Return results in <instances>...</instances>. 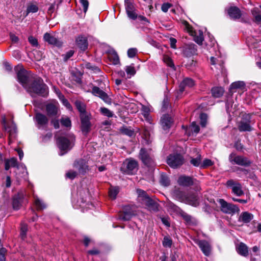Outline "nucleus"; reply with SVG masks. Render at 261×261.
<instances>
[{
	"label": "nucleus",
	"instance_id": "f257e3e1",
	"mask_svg": "<svg viewBox=\"0 0 261 261\" xmlns=\"http://www.w3.org/2000/svg\"><path fill=\"white\" fill-rule=\"evenodd\" d=\"M14 70L17 73L18 81L23 87L32 95L34 94L44 96L48 93L47 86L43 83V80L37 77H30L27 71L21 64L15 67Z\"/></svg>",
	"mask_w": 261,
	"mask_h": 261
},
{
	"label": "nucleus",
	"instance_id": "2eb2a0df",
	"mask_svg": "<svg viewBox=\"0 0 261 261\" xmlns=\"http://www.w3.org/2000/svg\"><path fill=\"white\" fill-rule=\"evenodd\" d=\"M182 52L186 57H191L196 54V46L193 44H186L182 47Z\"/></svg>",
	"mask_w": 261,
	"mask_h": 261
},
{
	"label": "nucleus",
	"instance_id": "473e14b6",
	"mask_svg": "<svg viewBox=\"0 0 261 261\" xmlns=\"http://www.w3.org/2000/svg\"><path fill=\"white\" fill-rule=\"evenodd\" d=\"M108 59L114 65H117L119 63V57L114 50L111 51L108 54Z\"/></svg>",
	"mask_w": 261,
	"mask_h": 261
},
{
	"label": "nucleus",
	"instance_id": "4d7b16f0",
	"mask_svg": "<svg viewBox=\"0 0 261 261\" xmlns=\"http://www.w3.org/2000/svg\"><path fill=\"white\" fill-rule=\"evenodd\" d=\"M77 175V172L72 170L68 171L66 174V177L71 179L74 178Z\"/></svg>",
	"mask_w": 261,
	"mask_h": 261
},
{
	"label": "nucleus",
	"instance_id": "4c0bfd02",
	"mask_svg": "<svg viewBox=\"0 0 261 261\" xmlns=\"http://www.w3.org/2000/svg\"><path fill=\"white\" fill-rule=\"evenodd\" d=\"M142 113L145 119L149 123H151V117L149 115L150 109L148 107L143 106L142 107Z\"/></svg>",
	"mask_w": 261,
	"mask_h": 261
},
{
	"label": "nucleus",
	"instance_id": "20e7f679",
	"mask_svg": "<svg viewBox=\"0 0 261 261\" xmlns=\"http://www.w3.org/2000/svg\"><path fill=\"white\" fill-rule=\"evenodd\" d=\"M183 24L185 29L189 34L194 37V40L199 45H201L204 40L203 32L201 30L196 32L193 30L192 27L187 22L184 21Z\"/></svg>",
	"mask_w": 261,
	"mask_h": 261
},
{
	"label": "nucleus",
	"instance_id": "69168bd1",
	"mask_svg": "<svg viewBox=\"0 0 261 261\" xmlns=\"http://www.w3.org/2000/svg\"><path fill=\"white\" fill-rule=\"evenodd\" d=\"M176 40L174 38H170V46L172 48H176Z\"/></svg>",
	"mask_w": 261,
	"mask_h": 261
},
{
	"label": "nucleus",
	"instance_id": "ddd939ff",
	"mask_svg": "<svg viewBox=\"0 0 261 261\" xmlns=\"http://www.w3.org/2000/svg\"><path fill=\"white\" fill-rule=\"evenodd\" d=\"M135 215V213L132 210L130 206H125L123 208V212L119 214V219L123 221H128Z\"/></svg>",
	"mask_w": 261,
	"mask_h": 261
},
{
	"label": "nucleus",
	"instance_id": "a878e982",
	"mask_svg": "<svg viewBox=\"0 0 261 261\" xmlns=\"http://www.w3.org/2000/svg\"><path fill=\"white\" fill-rule=\"evenodd\" d=\"M229 16L233 19H239L241 16L240 9L236 7H231L228 10Z\"/></svg>",
	"mask_w": 261,
	"mask_h": 261
},
{
	"label": "nucleus",
	"instance_id": "f704fd0d",
	"mask_svg": "<svg viewBox=\"0 0 261 261\" xmlns=\"http://www.w3.org/2000/svg\"><path fill=\"white\" fill-rule=\"evenodd\" d=\"M224 90L222 87H214L212 89V93L214 97L219 98L222 96L224 93Z\"/></svg>",
	"mask_w": 261,
	"mask_h": 261
},
{
	"label": "nucleus",
	"instance_id": "603ef678",
	"mask_svg": "<svg viewBox=\"0 0 261 261\" xmlns=\"http://www.w3.org/2000/svg\"><path fill=\"white\" fill-rule=\"evenodd\" d=\"M121 132L128 136L132 137L134 135V132L127 127H122L121 129Z\"/></svg>",
	"mask_w": 261,
	"mask_h": 261
},
{
	"label": "nucleus",
	"instance_id": "9b49d317",
	"mask_svg": "<svg viewBox=\"0 0 261 261\" xmlns=\"http://www.w3.org/2000/svg\"><path fill=\"white\" fill-rule=\"evenodd\" d=\"M160 123L165 131H168L173 124V119L169 115L165 114L161 117Z\"/></svg>",
	"mask_w": 261,
	"mask_h": 261
},
{
	"label": "nucleus",
	"instance_id": "a19ab883",
	"mask_svg": "<svg viewBox=\"0 0 261 261\" xmlns=\"http://www.w3.org/2000/svg\"><path fill=\"white\" fill-rule=\"evenodd\" d=\"M232 192L237 196H240L244 194L242 190V186L239 183L236 184L234 187H232Z\"/></svg>",
	"mask_w": 261,
	"mask_h": 261
},
{
	"label": "nucleus",
	"instance_id": "9d476101",
	"mask_svg": "<svg viewBox=\"0 0 261 261\" xmlns=\"http://www.w3.org/2000/svg\"><path fill=\"white\" fill-rule=\"evenodd\" d=\"M125 6L127 16L131 19L135 20L138 15L134 4L129 0H125Z\"/></svg>",
	"mask_w": 261,
	"mask_h": 261
},
{
	"label": "nucleus",
	"instance_id": "cd10ccee",
	"mask_svg": "<svg viewBox=\"0 0 261 261\" xmlns=\"http://www.w3.org/2000/svg\"><path fill=\"white\" fill-rule=\"evenodd\" d=\"M22 197L23 194L20 193H18L13 197L12 205L14 209L18 210L20 208Z\"/></svg>",
	"mask_w": 261,
	"mask_h": 261
},
{
	"label": "nucleus",
	"instance_id": "c756f323",
	"mask_svg": "<svg viewBox=\"0 0 261 261\" xmlns=\"http://www.w3.org/2000/svg\"><path fill=\"white\" fill-rule=\"evenodd\" d=\"M172 194L176 199L182 202L185 200L186 197L187 195V194H186L184 192L179 190V189H175L173 192Z\"/></svg>",
	"mask_w": 261,
	"mask_h": 261
},
{
	"label": "nucleus",
	"instance_id": "8fccbe9b",
	"mask_svg": "<svg viewBox=\"0 0 261 261\" xmlns=\"http://www.w3.org/2000/svg\"><path fill=\"white\" fill-rule=\"evenodd\" d=\"M38 10V7L34 4L30 5L28 7L27 10V15L30 13H36Z\"/></svg>",
	"mask_w": 261,
	"mask_h": 261
},
{
	"label": "nucleus",
	"instance_id": "13d9d810",
	"mask_svg": "<svg viewBox=\"0 0 261 261\" xmlns=\"http://www.w3.org/2000/svg\"><path fill=\"white\" fill-rule=\"evenodd\" d=\"M164 61L168 66H169L170 67H174V65L172 60L169 57H168V56L164 57Z\"/></svg>",
	"mask_w": 261,
	"mask_h": 261
},
{
	"label": "nucleus",
	"instance_id": "1a4fd4ad",
	"mask_svg": "<svg viewBox=\"0 0 261 261\" xmlns=\"http://www.w3.org/2000/svg\"><path fill=\"white\" fill-rule=\"evenodd\" d=\"M125 172L128 174H135L138 170V163L133 159H128L124 163Z\"/></svg>",
	"mask_w": 261,
	"mask_h": 261
},
{
	"label": "nucleus",
	"instance_id": "f03ea898",
	"mask_svg": "<svg viewBox=\"0 0 261 261\" xmlns=\"http://www.w3.org/2000/svg\"><path fill=\"white\" fill-rule=\"evenodd\" d=\"M138 200L142 204L145 205L150 211H156L158 210V204L151 199L146 192L141 189L137 190Z\"/></svg>",
	"mask_w": 261,
	"mask_h": 261
},
{
	"label": "nucleus",
	"instance_id": "412c9836",
	"mask_svg": "<svg viewBox=\"0 0 261 261\" xmlns=\"http://www.w3.org/2000/svg\"><path fill=\"white\" fill-rule=\"evenodd\" d=\"M210 62L212 65L220 71L223 69L224 62L219 58H215L214 57H211Z\"/></svg>",
	"mask_w": 261,
	"mask_h": 261
},
{
	"label": "nucleus",
	"instance_id": "72a5a7b5",
	"mask_svg": "<svg viewBox=\"0 0 261 261\" xmlns=\"http://www.w3.org/2000/svg\"><path fill=\"white\" fill-rule=\"evenodd\" d=\"M238 252L242 256H246L248 255L247 246L244 243H241L237 247Z\"/></svg>",
	"mask_w": 261,
	"mask_h": 261
},
{
	"label": "nucleus",
	"instance_id": "052dcab7",
	"mask_svg": "<svg viewBox=\"0 0 261 261\" xmlns=\"http://www.w3.org/2000/svg\"><path fill=\"white\" fill-rule=\"evenodd\" d=\"M137 52V50L136 48H129L127 51V55L129 58H134Z\"/></svg>",
	"mask_w": 261,
	"mask_h": 261
},
{
	"label": "nucleus",
	"instance_id": "0eeeda50",
	"mask_svg": "<svg viewBox=\"0 0 261 261\" xmlns=\"http://www.w3.org/2000/svg\"><path fill=\"white\" fill-rule=\"evenodd\" d=\"M251 115L245 114L238 125V128L241 132L251 131Z\"/></svg>",
	"mask_w": 261,
	"mask_h": 261
},
{
	"label": "nucleus",
	"instance_id": "39448f33",
	"mask_svg": "<svg viewBox=\"0 0 261 261\" xmlns=\"http://www.w3.org/2000/svg\"><path fill=\"white\" fill-rule=\"evenodd\" d=\"M218 201L220 205L221 210L224 213L233 214L240 211L239 208L237 205L228 203L223 199H219Z\"/></svg>",
	"mask_w": 261,
	"mask_h": 261
},
{
	"label": "nucleus",
	"instance_id": "bb28decb",
	"mask_svg": "<svg viewBox=\"0 0 261 261\" xmlns=\"http://www.w3.org/2000/svg\"><path fill=\"white\" fill-rule=\"evenodd\" d=\"M76 42L77 46L82 50H85L88 47L87 40L86 37L84 36H79L76 39Z\"/></svg>",
	"mask_w": 261,
	"mask_h": 261
},
{
	"label": "nucleus",
	"instance_id": "338daca9",
	"mask_svg": "<svg viewBox=\"0 0 261 261\" xmlns=\"http://www.w3.org/2000/svg\"><path fill=\"white\" fill-rule=\"evenodd\" d=\"M238 184V182H236L233 180L230 179L228 180L226 182V185L228 187H234L236 184Z\"/></svg>",
	"mask_w": 261,
	"mask_h": 261
},
{
	"label": "nucleus",
	"instance_id": "5701e85b",
	"mask_svg": "<svg viewBox=\"0 0 261 261\" xmlns=\"http://www.w3.org/2000/svg\"><path fill=\"white\" fill-rule=\"evenodd\" d=\"M74 167L79 171L80 173H84L88 169V165L83 160H80L74 163Z\"/></svg>",
	"mask_w": 261,
	"mask_h": 261
},
{
	"label": "nucleus",
	"instance_id": "dca6fc26",
	"mask_svg": "<svg viewBox=\"0 0 261 261\" xmlns=\"http://www.w3.org/2000/svg\"><path fill=\"white\" fill-rule=\"evenodd\" d=\"M184 203L196 207L199 205V202L197 195L195 193H190L187 194Z\"/></svg>",
	"mask_w": 261,
	"mask_h": 261
},
{
	"label": "nucleus",
	"instance_id": "e433bc0d",
	"mask_svg": "<svg viewBox=\"0 0 261 261\" xmlns=\"http://www.w3.org/2000/svg\"><path fill=\"white\" fill-rule=\"evenodd\" d=\"M190 129L192 133L197 134L200 130L199 127L196 124L195 122H193L189 128H187L185 130V133L188 136L191 135V133L189 132L188 130Z\"/></svg>",
	"mask_w": 261,
	"mask_h": 261
},
{
	"label": "nucleus",
	"instance_id": "680f3d73",
	"mask_svg": "<svg viewBox=\"0 0 261 261\" xmlns=\"http://www.w3.org/2000/svg\"><path fill=\"white\" fill-rule=\"evenodd\" d=\"M74 54V51L72 50H69V51L67 52L65 54H64L62 55L63 57V59L64 61H67L68 60L70 57H71Z\"/></svg>",
	"mask_w": 261,
	"mask_h": 261
},
{
	"label": "nucleus",
	"instance_id": "37998d69",
	"mask_svg": "<svg viewBox=\"0 0 261 261\" xmlns=\"http://www.w3.org/2000/svg\"><path fill=\"white\" fill-rule=\"evenodd\" d=\"M160 182L164 186H168L170 185V180L165 174L162 173L161 175Z\"/></svg>",
	"mask_w": 261,
	"mask_h": 261
},
{
	"label": "nucleus",
	"instance_id": "49530a36",
	"mask_svg": "<svg viewBox=\"0 0 261 261\" xmlns=\"http://www.w3.org/2000/svg\"><path fill=\"white\" fill-rule=\"evenodd\" d=\"M162 243L164 247L170 248L172 244V241L170 237H165L164 238Z\"/></svg>",
	"mask_w": 261,
	"mask_h": 261
},
{
	"label": "nucleus",
	"instance_id": "bf43d9fd",
	"mask_svg": "<svg viewBox=\"0 0 261 261\" xmlns=\"http://www.w3.org/2000/svg\"><path fill=\"white\" fill-rule=\"evenodd\" d=\"M80 3L82 4L83 7V10L84 13H86L88 6H89V3L87 0H79Z\"/></svg>",
	"mask_w": 261,
	"mask_h": 261
},
{
	"label": "nucleus",
	"instance_id": "6ab92c4d",
	"mask_svg": "<svg viewBox=\"0 0 261 261\" xmlns=\"http://www.w3.org/2000/svg\"><path fill=\"white\" fill-rule=\"evenodd\" d=\"M43 38L44 40L50 44L56 46L57 47H60L62 45V42L61 41L48 33H46L44 35Z\"/></svg>",
	"mask_w": 261,
	"mask_h": 261
},
{
	"label": "nucleus",
	"instance_id": "3c124183",
	"mask_svg": "<svg viewBox=\"0 0 261 261\" xmlns=\"http://www.w3.org/2000/svg\"><path fill=\"white\" fill-rule=\"evenodd\" d=\"M200 124L202 127H205L206 125L207 116L205 113H202L200 115Z\"/></svg>",
	"mask_w": 261,
	"mask_h": 261
},
{
	"label": "nucleus",
	"instance_id": "7ed1b4c3",
	"mask_svg": "<svg viewBox=\"0 0 261 261\" xmlns=\"http://www.w3.org/2000/svg\"><path fill=\"white\" fill-rule=\"evenodd\" d=\"M74 141V138L72 135L61 137L59 138L58 140L59 147L61 151H65L66 152L72 148Z\"/></svg>",
	"mask_w": 261,
	"mask_h": 261
},
{
	"label": "nucleus",
	"instance_id": "4468645a",
	"mask_svg": "<svg viewBox=\"0 0 261 261\" xmlns=\"http://www.w3.org/2000/svg\"><path fill=\"white\" fill-rule=\"evenodd\" d=\"M140 158L143 163L147 166L152 165V160L150 153L144 148H142L140 151Z\"/></svg>",
	"mask_w": 261,
	"mask_h": 261
},
{
	"label": "nucleus",
	"instance_id": "c9c22d12",
	"mask_svg": "<svg viewBox=\"0 0 261 261\" xmlns=\"http://www.w3.org/2000/svg\"><path fill=\"white\" fill-rule=\"evenodd\" d=\"M254 21L257 24H261V12L258 8H255L252 10Z\"/></svg>",
	"mask_w": 261,
	"mask_h": 261
},
{
	"label": "nucleus",
	"instance_id": "a211bd4d",
	"mask_svg": "<svg viewBox=\"0 0 261 261\" xmlns=\"http://www.w3.org/2000/svg\"><path fill=\"white\" fill-rule=\"evenodd\" d=\"M81 120L82 130L83 132L87 133L90 127V122L88 116L86 114L80 115Z\"/></svg>",
	"mask_w": 261,
	"mask_h": 261
},
{
	"label": "nucleus",
	"instance_id": "2f4dec72",
	"mask_svg": "<svg viewBox=\"0 0 261 261\" xmlns=\"http://www.w3.org/2000/svg\"><path fill=\"white\" fill-rule=\"evenodd\" d=\"M5 163V169L6 170H8L10 167H18L17 159L15 158L6 160Z\"/></svg>",
	"mask_w": 261,
	"mask_h": 261
},
{
	"label": "nucleus",
	"instance_id": "864d4df0",
	"mask_svg": "<svg viewBox=\"0 0 261 261\" xmlns=\"http://www.w3.org/2000/svg\"><path fill=\"white\" fill-rule=\"evenodd\" d=\"M213 163L211 160L206 159L204 160L203 162L201 164L200 167L205 168H206L207 167L213 165Z\"/></svg>",
	"mask_w": 261,
	"mask_h": 261
},
{
	"label": "nucleus",
	"instance_id": "393cba45",
	"mask_svg": "<svg viewBox=\"0 0 261 261\" xmlns=\"http://www.w3.org/2000/svg\"><path fill=\"white\" fill-rule=\"evenodd\" d=\"M194 81L190 79V78H186L185 79L180 83L179 85V91L180 92H182L185 88L187 87H192L194 85Z\"/></svg>",
	"mask_w": 261,
	"mask_h": 261
},
{
	"label": "nucleus",
	"instance_id": "58836bf2",
	"mask_svg": "<svg viewBox=\"0 0 261 261\" xmlns=\"http://www.w3.org/2000/svg\"><path fill=\"white\" fill-rule=\"evenodd\" d=\"M3 123L4 125L5 129L11 134L16 132V127L15 124L12 123L11 126L6 125V119L5 116L3 118Z\"/></svg>",
	"mask_w": 261,
	"mask_h": 261
},
{
	"label": "nucleus",
	"instance_id": "5fc2aeb1",
	"mask_svg": "<svg viewBox=\"0 0 261 261\" xmlns=\"http://www.w3.org/2000/svg\"><path fill=\"white\" fill-rule=\"evenodd\" d=\"M125 71L127 74H129L130 76L134 75L136 73L135 69L133 66H126Z\"/></svg>",
	"mask_w": 261,
	"mask_h": 261
},
{
	"label": "nucleus",
	"instance_id": "7c9ffc66",
	"mask_svg": "<svg viewBox=\"0 0 261 261\" xmlns=\"http://www.w3.org/2000/svg\"><path fill=\"white\" fill-rule=\"evenodd\" d=\"M240 89L241 90H246V85L243 81H237L232 83L230 86V90Z\"/></svg>",
	"mask_w": 261,
	"mask_h": 261
},
{
	"label": "nucleus",
	"instance_id": "c03bdc74",
	"mask_svg": "<svg viewBox=\"0 0 261 261\" xmlns=\"http://www.w3.org/2000/svg\"><path fill=\"white\" fill-rule=\"evenodd\" d=\"M75 106L79 111L80 112V115H82V114H86L85 110L86 107L85 105L80 101H76L75 102Z\"/></svg>",
	"mask_w": 261,
	"mask_h": 261
},
{
	"label": "nucleus",
	"instance_id": "423d86ee",
	"mask_svg": "<svg viewBox=\"0 0 261 261\" xmlns=\"http://www.w3.org/2000/svg\"><path fill=\"white\" fill-rule=\"evenodd\" d=\"M167 163L170 167L176 168L182 165L184 158L180 154H171L168 156Z\"/></svg>",
	"mask_w": 261,
	"mask_h": 261
},
{
	"label": "nucleus",
	"instance_id": "0e129e2a",
	"mask_svg": "<svg viewBox=\"0 0 261 261\" xmlns=\"http://www.w3.org/2000/svg\"><path fill=\"white\" fill-rule=\"evenodd\" d=\"M171 7V5L169 3H164L162 6L161 9L164 12H167Z\"/></svg>",
	"mask_w": 261,
	"mask_h": 261
},
{
	"label": "nucleus",
	"instance_id": "4be33fe9",
	"mask_svg": "<svg viewBox=\"0 0 261 261\" xmlns=\"http://www.w3.org/2000/svg\"><path fill=\"white\" fill-rule=\"evenodd\" d=\"M46 110L48 116H56L58 113V106L55 103L47 104L46 106Z\"/></svg>",
	"mask_w": 261,
	"mask_h": 261
},
{
	"label": "nucleus",
	"instance_id": "de8ad7c7",
	"mask_svg": "<svg viewBox=\"0 0 261 261\" xmlns=\"http://www.w3.org/2000/svg\"><path fill=\"white\" fill-rule=\"evenodd\" d=\"M100 111L102 114L108 117H112L113 115V112L106 108H101Z\"/></svg>",
	"mask_w": 261,
	"mask_h": 261
},
{
	"label": "nucleus",
	"instance_id": "a18cd8bd",
	"mask_svg": "<svg viewBox=\"0 0 261 261\" xmlns=\"http://www.w3.org/2000/svg\"><path fill=\"white\" fill-rule=\"evenodd\" d=\"M27 230L28 225L25 223H22L20 227V236L22 239H24Z\"/></svg>",
	"mask_w": 261,
	"mask_h": 261
},
{
	"label": "nucleus",
	"instance_id": "6e6552de",
	"mask_svg": "<svg viewBox=\"0 0 261 261\" xmlns=\"http://www.w3.org/2000/svg\"><path fill=\"white\" fill-rule=\"evenodd\" d=\"M229 161L236 164L241 166H249L251 162L246 158L240 155H236L234 153H231L229 156Z\"/></svg>",
	"mask_w": 261,
	"mask_h": 261
},
{
	"label": "nucleus",
	"instance_id": "aec40b11",
	"mask_svg": "<svg viewBox=\"0 0 261 261\" xmlns=\"http://www.w3.org/2000/svg\"><path fill=\"white\" fill-rule=\"evenodd\" d=\"M35 119L39 128L46 125L48 121L46 116L40 113H37L36 114Z\"/></svg>",
	"mask_w": 261,
	"mask_h": 261
},
{
	"label": "nucleus",
	"instance_id": "f3484780",
	"mask_svg": "<svg viewBox=\"0 0 261 261\" xmlns=\"http://www.w3.org/2000/svg\"><path fill=\"white\" fill-rule=\"evenodd\" d=\"M196 243L205 255H210L211 252V246L207 241L205 240H199L197 241Z\"/></svg>",
	"mask_w": 261,
	"mask_h": 261
},
{
	"label": "nucleus",
	"instance_id": "f8f14e48",
	"mask_svg": "<svg viewBox=\"0 0 261 261\" xmlns=\"http://www.w3.org/2000/svg\"><path fill=\"white\" fill-rule=\"evenodd\" d=\"M92 93L95 96L99 97L106 103H110L111 102V99L108 94L98 87L94 86L93 87Z\"/></svg>",
	"mask_w": 261,
	"mask_h": 261
},
{
	"label": "nucleus",
	"instance_id": "09e8293b",
	"mask_svg": "<svg viewBox=\"0 0 261 261\" xmlns=\"http://www.w3.org/2000/svg\"><path fill=\"white\" fill-rule=\"evenodd\" d=\"M190 162L195 166H201V155H198L196 158H192Z\"/></svg>",
	"mask_w": 261,
	"mask_h": 261
},
{
	"label": "nucleus",
	"instance_id": "774afa93",
	"mask_svg": "<svg viewBox=\"0 0 261 261\" xmlns=\"http://www.w3.org/2000/svg\"><path fill=\"white\" fill-rule=\"evenodd\" d=\"M184 219L188 223H190L192 221V217L188 214H184L182 215Z\"/></svg>",
	"mask_w": 261,
	"mask_h": 261
},
{
	"label": "nucleus",
	"instance_id": "79ce46f5",
	"mask_svg": "<svg viewBox=\"0 0 261 261\" xmlns=\"http://www.w3.org/2000/svg\"><path fill=\"white\" fill-rule=\"evenodd\" d=\"M119 188L118 187H112L109 190V196L112 199H115L119 193Z\"/></svg>",
	"mask_w": 261,
	"mask_h": 261
},
{
	"label": "nucleus",
	"instance_id": "6e6d98bb",
	"mask_svg": "<svg viewBox=\"0 0 261 261\" xmlns=\"http://www.w3.org/2000/svg\"><path fill=\"white\" fill-rule=\"evenodd\" d=\"M61 123L62 125L66 127H69L71 126V121L69 118H63L61 120Z\"/></svg>",
	"mask_w": 261,
	"mask_h": 261
},
{
	"label": "nucleus",
	"instance_id": "c85d7f7f",
	"mask_svg": "<svg viewBox=\"0 0 261 261\" xmlns=\"http://www.w3.org/2000/svg\"><path fill=\"white\" fill-rule=\"evenodd\" d=\"M253 216L252 214L247 212H243L240 215L239 218V221L245 223H247L250 222L253 219Z\"/></svg>",
	"mask_w": 261,
	"mask_h": 261
},
{
	"label": "nucleus",
	"instance_id": "b1692460",
	"mask_svg": "<svg viewBox=\"0 0 261 261\" xmlns=\"http://www.w3.org/2000/svg\"><path fill=\"white\" fill-rule=\"evenodd\" d=\"M178 183L179 185L188 187L193 185V179L189 176H181L178 179Z\"/></svg>",
	"mask_w": 261,
	"mask_h": 261
},
{
	"label": "nucleus",
	"instance_id": "e2e57ef3",
	"mask_svg": "<svg viewBox=\"0 0 261 261\" xmlns=\"http://www.w3.org/2000/svg\"><path fill=\"white\" fill-rule=\"evenodd\" d=\"M29 42L34 46H37L38 45V41L37 39L34 38L33 36H30L29 37Z\"/></svg>",
	"mask_w": 261,
	"mask_h": 261
},
{
	"label": "nucleus",
	"instance_id": "ea45409f",
	"mask_svg": "<svg viewBox=\"0 0 261 261\" xmlns=\"http://www.w3.org/2000/svg\"><path fill=\"white\" fill-rule=\"evenodd\" d=\"M34 204L37 210H42L46 207L45 203L36 196H34Z\"/></svg>",
	"mask_w": 261,
	"mask_h": 261
}]
</instances>
